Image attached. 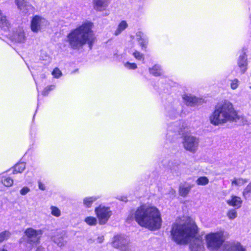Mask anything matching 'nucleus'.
I'll return each instance as SVG.
<instances>
[{"mask_svg": "<svg viewBox=\"0 0 251 251\" xmlns=\"http://www.w3.org/2000/svg\"><path fill=\"white\" fill-rule=\"evenodd\" d=\"M198 232L196 224L190 222L174 223L170 231L172 240L179 245H186L192 239L195 238L190 245L191 251H201L204 248L201 237H196Z\"/></svg>", "mask_w": 251, "mask_h": 251, "instance_id": "1", "label": "nucleus"}, {"mask_svg": "<svg viewBox=\"0 0 251 251\" xmlns=\"http://www.w3.org/2000/svg\"><path fill=\"white\" fill-rule=\"evenodd\" d=\"M93 27L92 22L87 21L72 30L67 36L66 41L69 47L72 49L79 50L87 44L91 49L96 40Z\"/></svg>", "mask_w": 251, "mask_h": 251, "instance_id": "2", "label": "nucleus"}, {"mask_svg": "<svg viewBox=\"0 0 251 251\" xmlns=\"http://www.w3.org/2000/svg\"><path fill=\"white\" fill-rule=\"evenodd\" d=\"M134 219L139 226L151 231L158 230L162 224L161 213L154 206L140 205L134 212Z\"/></svg>", "mask_w": 251, "mask_h": 251, "instance_id": "3", "label": "nucleus"}, {"mask_svg": "<svg viewBox=\"0 0 251 251\" xmlns=\"http://www.w3.org/2000/svg\"><path fill=\"white\" fill-rule=\"evenodd\" d=\"M240 119L232 103L226 100L217 103L209 116L210 123L215 126L223 125L228 121L236 122Z\"/></svg>", "mask_w": 251, "mask_h": 251, "instance_id": "4", "label": "nucleus"}, {"mask_svg": "<svg viewBox=\"0 0 251 251\" xmlns=\"http://www.w3.org/2000/svg\"><path fill=\"white\" fill-rule=\"evenodd\" d=\"M228 235L224 230L210 232L205 236L207 248L211 251H218L225 242Z\"/></svg>", "mask_w": 251, "mask_h": 251, "instance_id": "5", "label": "nucleus"}, {"mask_svg": "<svg viewBox=\"0 0 251 251\" xmlns=\"http://www.w3.org/2000/svg\"><path fill=\"white\" fill-rule=\"evenodd\" d=\"M113 248L121 251H129V240L122 234H117L113 237L111 242Z\"/></svg>", "mask_w": 251, "mask_h": 251, "instance_id": "6", "label": "nucleus"}, {"mask_svg": "<svg viewBox=\"0 0 251 251\" xmlns=\"http://www.w3.org/2000/svg\"><path fill=\"white\" fill-rule=\"evenodd\" d=\"M182 137V143L184 149L190 152H195L198 146V139L187 133L184 134Z\"/></svg>", "mask_w": 251, "mask_h": 251, "instance_id": "7", "label": "nucleus"}, {"mask_svg": "<svg viewBox=\"0 0 251 251\" xmlns=\"http://www.w3.org/2000/svg\"><path fill=\"white\" fill-rule=\"evenodd\" d=\"M43 231L41 229H35L33 228H28L25 231L30 244H37L39 242Z\"/></svg>", "mask_w": 251, "mask_h": 251, "instance_id": "8", "label": "nucleus"}, {"mask_svg": "<svg viewBox=\"0 0 251 251\" xmlns=\"http://www.w3.org/2000/svg\"><path fill=\"white\" fill-rule=\"evenodd\" d=\"M96 215L100 225L105 224L109 217L110 210L109 207L100 205L95 210Z\"/></svg>", "mask_w": 251, "mask_h": 251, "instance_id": "9", "label": "nucleus"}, {"mask_svg": "<svg viewBox=\"0 0 251 251\" xmlns=\"http://www.w3.org/2000/svg\"><path fill=\"white\" fill-rule=\"evenodd\" d=\"M45 20L41 17H33L30 24L32 31L37 33L40 30Z\"/></svg>", "mask_w": 251, "mask_h": 251, "instance_id": "10", "label": "nucleus"}, {"mask_svg": "<svg viewBox=\"0 0 251 251\" xmlns=\"http://www.w3.org/2000/svg\"><path fill=\"white\" fill-rule=\"evenodd\" d=\"M237 64L240 73L242 74L245 73L247 70L248 67L247 55L246 52H243L239 56L237 61Z\"/></svg>", "mask_w": 251, "mask_h": 251, "instance_id": "11", "label": "nucleus"}, {"mask_svg": "<svg viewBox=\"0 0 251 251\" xmlns=\"http://www.w3.org/2000/svg\"><path fill=\"white\" fill-rule=\"evenodd\" d=\"M11 39L15 42L23 43L26 40L24 30L22 28L18 29L13 34Z\"/></svg>", "mask_w": 251, "mask_h": 251, "instance_id": "12", "label": "nucleus"}, {"mask_svg": "<svg viewBox=\"0 0 251 251\" xmlns=\"http://www.w3.org/2000/svg\"><path fill=\"white\" fill-rule=\"evenodd\" d=\"M15 2L18 9L25 14H27L29 10H32V6L25 0H15Z\"/></svg>", "mask_w": 251, "mask_h": 251, "instance_id": "13", "label": "nucleus"}, {"mask_svg": "<svg viewBox=\"0 0 251 251\" xmlns=\"http://www.w3.org/2000/svg\"><path fill=\"white\" fill-rule=\"evenodd\" d=\"M65 233L61 232L52 237V241L59 247H64L67 243L65 239Z\"/></svg>", "mask_w": 251, "mask_h": 251, "instance_id": "14", "label": "nucleus"}, {"mask_svg": "<svg viewBox=\"0 0 251 251\" xmlns=\"http://www.w3.org/2000/svg\"><path fill=\"white\" fill-rule=\"evenodd\" d=\"M243 201L240 197L234 195L231 196V199L226 201V203L231 206L236 207L237 208L241 207Z\"/></svg>", "mask_w": 251, "mask_h": 251, "instance_id": "15", "label": "nucleus"}, {"mask_svg": "<svg viewBox=\"0 0 251 251\" xmlns=\"http://www.w3.org/2000/svg\"><path fill=\"white\" fill-rule=\"evenodd\" d=\"M183 99L186 105L191 107L197 105L199 101V99L197 97L187 95H184Z\"/></svg>", "mask_w": 251, "mask_h": 251, "instance_id": "16", "label": "nucleus"}, {"mask_svg": "<svg viewBox=\"0 0 251 251\" xmlns=\"http://www.w3.org/2000/svg\"><path fill=\"white\" fill-rule=\"evenodd\" d=\"M227 251H246V249L240 242H232L228 245Z\"/></svg>", "mask_w": 251, "mask_h": 251, "instance_id": "17", "label": "nucleus"}, {"mask_svg": "<svg viewBox=\"0 0 251 251\" xmlns=\"http://www.w3.org/2000/svg\"><path fill=\"white\" fill-rule=\"evenodd\" d=\"M95 8L97 10H104L108 4V0H95Z\"/></svg>", "mask_w": 251, "mask_h": 251, "instance_id": "18", "label": "nucleus"}, {"mask_svg": "<svg viewBox=\"0 0 251 251\" xmlns=\"http://www.w3.org/2000/svg\"><path fill=\"white\" fill-rule=\"evenodd\" d=\"M193 185L189 184L187 186L180 185L178 188V194L182 197H186L190 192Z\"/></svg>", "mask_w": 251, "mask_h": 251, "instance_id": "19", "label": "nucleus"}, {"mask_svg": "<svg viewBox=\"0 0 251 251\" xmlns=\"http://www.w3.org/2000/svg\"><path fill=\"white\" fill-rule=\"evenodd\" d=\"M98 199L99 197L97 196L86 197L83 199V205L86 208H90L91 207L93 202Z\"/></svg>", "mask_w": 251, "mask_h": 251, "instance_id": "20", "label": "nucleus"}, {"mask_svg": "<svg viewBox=\"0 0 251 251\" xmlns=\"http://www.w3.org/2000/svg\"><path fill=\"white\" fill-rule=\"evenodd\" d=\"M128 26L126 21H122L118 25L116 30L114 31V35L117 36L120 34Z\"/></svg>", "mask_w": 251, "mask_h": 251, "instance_id": "21", "label": "nucleus"}, {"mask_svg": "<svg viewBox=\"0 0 251 251\" xmlns=\"http://www.w3.org/2000/svg\"><path fill=\"white\" fill-rule=\"evenodd\" d=\"M25 168V164L24 162L18 163L13 168V173L16 174L22 173Z\"/></svg>", "mask_w": 251, "mask_h": 251, "instance_id": "22", "label": "nucleus"}, {"mask_svg": "<svg viewBox=\"0 0 251 251\" xmlns=\"http://www.w3.org/2000/svg\"><path fill=\"white\" fill-rule=\"evenodd\" d=\"M149 71L151 74L155 76H160L162 74L160 68L157 65H154L152 68H150Z\"/></svg>", "mask_w": 251, "mask_h": 251, "instance_id": "23", "label": "nucleus"}, {"mask_svg": "<svg viewBox=\"0 0 251 251\" xmlns=\"http://www.w3.org/2000/svg\"><path fill=\"white\" fill-rule=\"evenodd\" d=\"M137 41L139 45L141 48V49L143 50L146 51L148 44V40L147 39L140 37L138 38Z\"/></svg>", "mask_w": 251, "mask_h": 251, "instance_id": "24", "label": "nucleus"}, {"mask_svg": "<svg viewBox=\"0 0 251 251\" xmlns=\"http://www.w3.org/2000/svg\"><path fill=\"white\" fill-rule=\"evenodd\" d=\"M85 222L90 226H95L97 224L98 220L96 218L88 216L85 218Z\"/></svg>", "mask_w": 251, "mask_h": 251, "instance_id": "25", "label": "nucleus"}, {"mask_svg": "<svg viewBox=\"0 0 251 251\" xmlns=\"http://www.w3.org/2000/svg\"><path fill=\"white\" fill-rule=\"evenodd\" d=\"M247 182V180L246 179L242 178H234L231 181V185L232 186H239L240 185H243Z\"/></svg>", "mask_w": 251, "mask_h": 251, "instance_id": "26", "label": "nucleus"}, {"mask_svg": "<svg viewBox=\"0 0 251 251\" xmlns=\"http://www.w3.org/2000/svg\"><path fill=\"white\" fill-rule=\"evenodd\" d=\"M9 24L7 22L6 17H0V27L4 30L8 28Z\"/></svg>", "mask_w": 251, "mask_h": 251, "instance_id": "27", "label": "nucleus"}, {"mask_svg": "<svg viewBox=\"0 0 251 251\" xmlns=\"http://www.w3.org/2000/svg\"><path fill=\"white\" fill-rule=\"evenodd\" d=\"M51 214L56 217H59L61 216L60 210L55 206H51L50 207Z\"/></svg>", "mask_w": 251, "mask_h": 251, "instance_id": "28", "label": "nucleus"}, {"mask_svg": "<svg viewBox=\"0 0 251 251\" xmlns=\"http://www.w3.org/2000/svg\"><path fill=\"white\" fill-rule=\"evenodd\" d=\"M209 182V180L206 176L199 177L196 180V183L198 185H205Z\"/></svg>", "mask_w": 251, "mask_h": 251, "instance_id": "29", "label": "nucleus"}, {"mask_svg": "<svg viewBox=\"0 0 251 251\" xmlns=\"http://www.w3.org/2000/svg\"><path fill=\"white\" fill-rule=\"evenodd\" d=\"M251 194V182H250L244 189L242 195L244 198L246 199Z\"/></svg>", "mask_w": 251, "mask_h": 251, "instance_id": "30", "label": "nucleus"}, {"mask_svg": "<svg viewBox=\"0 0 251 251\" xmlns=\"http://www.w3.org/2000/svg\"><path fill=\"white\" fill-rule=\"evenodd\" d=\"M1 182L6 187H10L13 184V180L10 177H3Z\"/></svg>", "mask_w": 251, "mask_h": 251, "instance_id": "31", "label": "nucleus"}, {"mask_svg": "<svg viewBox=\"0 0 251 251\" xmlns=\"http://www.w3.org/2000/svg\"><path fill=\"white\" fill-rule=\"evenodd\" d=\"M132 55L137 60L143 61L145 59L144 55L137 50H135L132 53Z\"/></svg>", "mask_w": 251, "mask_h": 251, "instance_id": "32", "label": "nucleus"}, {"mask_svg": "<svg viewBox=\"0 0 251 251\" xmlns=\"http://www.w3.org/2000/svg\"><path fill=\"white\" fill-rule=\"evenodd\" d=\"M10 233L9 231H4L0 233V243L9 237Z\"/></svg>", "mask_w": 251, "mask_h": 251, "instance_id": "33", "label": "nucleus"}, {"mask_svg": "<svg viewBox=\"0 0 251 251\" xmlns=\"http://www.w3.org/2000/svg\"><path fill=\"white\" fill-rule=\"evenodd\" d=\"M227 215L229 219L232 220L236 217L237 212L234 209H230L228 211Z\"/></svg>", "mask_w": 251, "mask_h": 251, "instance_id": "34", "label": "nucleus"}, {"mask_svg": "<svg viewBox=\"0 0 251 251\" xmlns=\"http://www.w3.org/2000/svg\"><path fill=\"white\" fill-rule=\"evenodd\" d=\"M51 74L55 78H59L62 75L61 71L57 68H55Z\"/></svg>", "mask_w": 251, "mask_h": 251, "instance_id": "35", "label": "nucleus"}, {"mask_svg": "<svg viewBox=\"0 0 251 251\" xmlns=\"http://www.w3.org/2000/svg\"><path fill=\"white\" fill-rule=\"evenodd\" d=\"M125 66L129 70H135L137 68V66L135 63L127 62L125 64Z\"/></svg>", "mask_w": 251, "mask_h": 251, "instance_id": "36", "label": "nucleus"}, {"mask_svg": "<svg viewBox=\"0 0 251 251\" xmlns=\"http://www.w3.org/2000/svg\"><path fill=\"white\" fill-rule=\"evenodd\" d=\"M239 85V81L237 78H235L231 81L230 87L232 89H236Z\"/></svg>", "mask_w": 251, "mask_h": 251, "instance_id": "37", "label": "nucleus"}, {"mask_svg": "<svg viewBox=\"0 0 251 251\" xmlns=\"http://www.w3.org/2000/svg\"><path fill=\"white\" fill-rule=\"evenodd\" d=\"M55 88L54 85H50L47 87L42 92V94L44 96H46L48 94L50 90H53Z\"/></svg>", "mask_w": 251, "mask_h": 251, "instance_id": "38", "label": "nucleus"}, {"mask_svg": "<svg viewBox=\"0 0 251 251\" xmlns=\"http://www.w3.org/2000/svg\"><path fill=\"white\" fill-rule=\"evenodd\" d=\"M30 189L28 187L25 186L22 188L20 191V193L21 195L24 196L27 194L28 192H29Z\"/></svg>", "mask_w": 251, "mask_h": 251, "instance_id": "39", "label": "nucleus"}, {"mask_svg": "<svg viewBox=\"0 0 251 251\" xmlns=\"http://www.w3.org/2000/svg\"><path fill=\"white\" fill-rule=\"evenodd\" d=\"M38 188L40 190L44 191L46 190V186L45 184L41 181L39 180L38 182Z\"/></svg>", "mask_w": 251, "mask_h": 251, "instance_id": "40", "label": "nucleus"}, {"mask_svg": "<svg viewBox=\"0 0 251 251\" xmlns=\"http://www.w3.org/2000/svg\"><path fill=\"white\" fill-rule=\"evenodd\" d=\"M104 240V237L103 236H99L96 239V242L98 243H101Z\"/></svg>", "mask_w": 251, "mask_h": 251, "instance_id": "41", "label": "nucleus"}, {"mask_svg": "<svg viewBox=\"0 0 251 251\" xmlns=\"http://www.w3.org/2000/svg\"><path fill=\"white\" fill-rule=\"evenodd\" d=\"M36 251H46L45 249L41 246H39L37 248Z\"/></svg>", "mask_w": 251, "mask_h": 251, "instance_id": "42", "label": "nucleus"}, {"mask_svg": "<svg viewBox=\"0 0 251 251\" xmlns=\"http://www.w3.org/2000/svg\"><path fill=\"white\" fill-rule=\"evenodd\" d=\"M0 251H7L6 250L3 248H0Z\"/></svg>", "mask_w": 251, "mask_h": 251, "instance_id": "43", "label": "nucleus"}, {"mask_svg": "<svg viewBox=\"0 0 251 251\" xmlns=\"http://www.w3.org/2000/svg\"><path fill=\"white\" fill-rule=\"evenodd\" d=\"M2 14V11L0 10V15H1Z\"/></svg>", "mask_w": 251, "mask_h": 251, "instance_id": "44", "label": "nucleus"}]
</instances>
